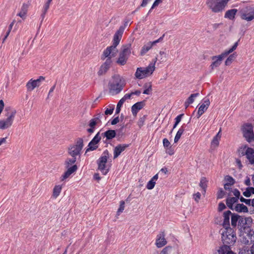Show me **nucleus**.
I'll return each instance as SVG.
<instances>
[{
    "label": "nucleus",
    "mask_w": 254,
    "mask_h": 254,
    "mask_svg": "<svg viewBox=\"0 0 254 254\" xmlns=\"http://www.w3.org/2000/svg\"><path fill=\"white\" fill-rule=\"evenodd\" d=\"M103 115V114L101 113L98 114L94 118L90 120L88 125L90 128H88L87 130L88 132L92 133L94 131L95 126L98 124H101V119Z\"/></svg>",
    "instance_id": "16"
},
{
    "label": "nucleus",
    "mask_w": 254,
    "mask_h": 254,
    "mask_svg": "<svg viewBox=\"0 0 254 254\" xmlns=\"http://www.w3.org/2000/svg\"><path fill=\"white\" fill-rule=\"evenodd\" d=\"M241 17L247 21L254 19V8L251 6H246L240 9Z\"/></svg>",
    "instance_id": "13"
},
{
    "label": "nucleus",
    "mask_w": 254,
    "mask_h": 254,
    "mask_svg": "<svg viewBox=\"0 0 254 254\" xmlns=\"http://www.w3.org/2000/svg\"><path fill=\"white\" fill-rule=\"evenodd\" d=\"M226 208L225 204L223 202H220L218 204V211L219 212L222 211Z\"/></svg>",
    "instance_id": "53"
},
{
    "label": "nucleus",
    "mask_w": 254,
    "mask_h": 254,
    "mask_svg": "<svg viewBox=\"0 0 254 254\" xmlns=\"http://www.w3.org/2000/svg\"><path fill=\"white\" fill-rule=\"evenodd\" d=\"M154 45L152 42H150L144 45L140 51V55L144 56L149 50H150Z\"/></svg>",
    "instance_id": "29"
},
{
    "label": "nucleus",
    "mask_w": 254,
    "mask_h": 254,
    "mask_svg": "<svg viewBox=\"0 0 254 254\" xmlns=\"http://www.w3.org/2000/svg\"><path fill=\"white\" fill-rule=\"evenodd\" d=\"M119 122V117L118 116L116 118H115L112 121H111V125H115L117 123Z\"/></svg>",
    "instance_id": "61"
},
{
    "label": "nucleus",
    "mask_w": 254,
    "mask_h": 254,
    "mask_svg": "<svg viewBox=\"0 0 254 254\" xmlns=\"http://www.w3.org/2000/svg\"><path fill=\"white\" fill-rule=\"evenodd\" d=\"M76 161V157L67 158L64 162L65 167L67 170L61 177V180L64 181L68 178L72 173L75 172L77 170V166L74 164Z\"/></svg>",
    "instance_id": "7"
},
{
    "label": "nucleus",
    "mask_w": 254,
    "mask_h": 254,
    "mask_svg": "<svg viewBox=\"0 0 254 254\" xmlns=\"http://www.w3.org/2000/svg\"><path fill=\"white\" fill-rule=\"evenodd\" d=\"M198 93L191 94L186 101H187L189 103L192 104L194 101V98L198 96Z\"/></svg>",
    "instance_id": "44"
},
{
    "label": "nucleus",
    "mask_w": 254,
    "mask_h": 254,
    "mask_svg": "<svg viewBox=\"0 0 254 254\" xmlns=\"http://www.w3.org/2000/svg\"><path fill=\"white\" fill-rule=\"evenodd\" d=\"M125 209V202L121 201L120 202V207L117 211V214L120 215Z\"/></svg>",
    "instance_id": "48"
},
{
    "label": "nucleus",
    "mask_w": 254,
    "mask_h": 254,
    "mask_svg": "<svg viewBox=\"0 0 254 254\" xmlns=\"http://www.w3.org/2000/svg\"><path fill=\"white\" fill-rule=\"evenodd\" d=\"M4 111L6 112L5 116L7 118L6 119L0 120V129L2 130L7 129L12 126L16 114V110L10 107H6Z\"/></svg>",
    "instance_id": "4"
},
{
    "label": "nucleus",
    "mask_w": 254,
    "mask_h": 254,
    "mask_svg": "<svg viewBox=\"0 0 254 254\" xmlns=\"http://www.w3.org/2000/svg\"><path fill=\"white\" fill-rule=\"evenodd\" d=\"M114 110V107L113 106L111 109H107L105 111V114L106 115H111L113 114V111Z\"/></svg>",
    "instance_id": "56"
},
{
    "label": "nucleus",
    "mask_w": 254,
    "mask_h": 254,
    "mask_svg": "<svg viewBox=\"0 0 254 254\" xmlns=\"http://www.w3.org/2000/svg\"><path fill=\"white\" fill-rule=\"evenodd\" d=\"M163 146L165 148L168 147L170 145V142L167 138H164L163 140Z\"/></svg>",
    "instance_id": "54"
},
{
    "label": "nucleus",
    "mask_w": 254,
    "mask_h": 254,
    "mask_svg": "<svg viewBox=\"0 0 254 254\" xmlns=\"http://www.w3.org/2000/svg\"><path fill=\"white\" fill-rule=\"evenodd\" d=\"M104 137L106 138V140H111L116 135V132L115 130L109 129L105 132L102 133Z\"/></svg>",
    "instance_id": "26"
},
{
    "label": "nucleus",
    "mask_w": 254,
    "mask_h": 254,
    "mask_svg": "<svg viewBox=\"0 0 254 254\" xmlns=\"http://www.w3.org/2000/svg\"><path fill=\"white\" fill-rule=\"evenodd\" d=\"M184 130H185V129H184V127L183 126H182L179 128V129L177 131V132L175 135V138H174V142L175 143H177L179 141L181 135L183 134Z\"/></svg>",
    "instance_id": "36"
},
{
    "label": "nucleus",
    "mask_w": 254,
    "mask_h": 254,
    "mask_svg": "<svg viewBox=\"0 0 254 254\" xmlns=\"http://www.w3.org/2000/svg\"><path fill=\"white\" fill-rule=\"evenodd\" d=\"M238 11L237 9H231L227 10L224 15V17L232 20L235 18V16Z\"/></svg>",
    "instance_id": "27"
},
{
    "label": "nucleus",
    "mask_w": 254,
    "mask_h": 254,
    "mask_svg": "<svg viewBox=\"0 0 254 254\" xmlns=\"http://www.w3.org/2000/svg\"><path fill=\"white\" fill-rule=\"evenodd\" d=\"M155 182L153 181L151 179L147 183L146 186V188L148 190H152L154 188L155 185Z\"/></svg>",
    "instance_id": "46"
},
{
    "label": "nucleus",
    "mask_w": 254,
    "mask_h": 254,
    "mask_svg": "<svg viewBox=\"0 0 254 254\" xmlns=\"http://www.w3.org/2000/svg\"><path fill=\"white\" fill-rule=\"evenodd\" d=\"M243 194L245 196L247 197H249L251 196V193L248 187L246 189V190L244 192H243Z\"/></svg>",
    "instance_id": "57"
},
{
    "label": "nucleus",
    "mask_w": 254,
    "mask_h": 254,
    "mask_svg": "<svg viewBox=\"0 0 254 254\" xmlns=\"http://www.w3.org/2000/svg\"><path fill=\"white\" fill-rule=\"evenodd\" d=\"M230 0H207V7L214 13L223 11Z\"/></svg>",
    "instance_id": "6"
},
{
    "label": "nucleus",
    "mask_w": 254,
    "mask_h": 254,
    "mask_svg": "<svg viewBox=\"0 0 254 254\" xmlns=\"http://www.w3.org/2000/svg\"><path fill=\"white\" fill-rule=\"evenodd\" d=\"M109 156V153L108 150H105L102 153L101 157L97 160L98 169L101 171L103 175H106L109 172L106 164Z\"/></svg>",
    "instance_id": "10"
},
{
    "label": "nucleus",
    "mask_w": 254,
    "mask_h": 254,
    "mask_svg": "<svg viewBox=\"0 0 254 254\" xmlns=\"http://www.w3.org/2000/svg\"><path fill=\"white\" fill-rule=\"evenodd\" d=\"M234 209L236 211L238 212L247 213L249 211L248 207L243 203L237 204Z\"/></svg>",
    "instance_id": "28"
},
{
    "label": "nucleus",
    "mask_w": 254,
    "mask_h": 254,
    "mask_svg": "<svg viewBox=\"0 0 254 254\" xmlns=\"http://www.w3.org/2000/svg\"><path fill=\"white\" fill-rule=\"evenodd\" d=\"M45 79V78L43 76H39L37 79H31L26 85L27 90L31 91L33 90L35 88L39 87L41 85V82L43 81Z\"/></svg>",
    "instance_id": "17"
},
{
    "label": "nucleus",
    "mask_w": 254,
    "mask_h": 254,
    "mask_svg": "<svg viewBox=\"0 0 254 254\" xmlns=\"http://www.w3.org/2000/svg\"><path fill=\"white\" fill-rule=\"evenodd\" d=\"M145 119L146 117L145 116L140 118V119H139L137 122V125L140 128H141L144 125Z\"/></svg>",
    "instance_id": "50"
},
{
    "label": "nucleus",
    "mask_w": 254,
    "mask_h": 254,
    "mask_svg": "<svg viewBox=\"0 0 254 254\" xmlns=\"http://www.w3.org/2000/svg\"><path fill=\"white\" fill-rule=\"evenodd\" d=\"M240 200L241 202H244L245 204H246L247 205H252V199H246V198H244L243 197L241 196L240 198Z\"/></svg>",
    "instance_id": "49"
},
{
    "label": "nucleus",
    "mask_w": 254,
    "mask_h": 254,
    "mask_svg": "<svg viewBox=\"0 0 254 254\" xmlns=\"http://www.w3.org/2000/svg\"><path fill=\"white\" fill-rule=\"evenodd\" d=\"M245 235L249 238V239H251V241H254V231L251 229V227L245 231Z\"/></svg>",
    "instance_id": "38"
},
{
    "label": "nucleus",
    "mask_w": 254,
    "mask_h": 254,
    "mask_svg": "<svg viewBox=\"0 0 254 254\" xmlns=\"http://www.w3.org/2000/svg\"><path fill=\"white\" fill-rule=\"evenodd\" d=\"M241 129L244 137L248 142H251L254 140L253 126L251 124L247 123L244 124L242 127Z\"/></svg>",
    "instance_id": "12"
},
{
    "label": "nucleus",
    "mask_w": 254,
    "mask_h": 254,
    "mask_svg": "<svg viewBox=\"0 0 254 254\" xmlns=\"http://www.w3.org/2000/svg\"><path fill=\"white\" fill-rule=\"evenodd\" d=\"M236 55L234 53L230 55L225 61V65H229L236 58Z\"/></svg>",
    "instance_id": "41"
},
{
    "label": "nucleus",
    "mask_w": 254,
    "mask_h": 254,
    "mask_svg": "<svg viewBox=\"0 0 254 254\" xmlns=\"http://www.w3.org/2000/svg\"><path fill=\"white\" fill-rule=\"evenodd\" d=\"M245 184L248 186H251V179L249 177H247L246 180L245 181Z\"/></svg>",
    "instance_id": "64"
},
{
    "label": "nucleus",
    "mask_w": 254,
    "mask_h": 254,
    "mask_svg": "<svg viewBox=\"0 0 254 254\" xmlns=\"http://www.w3.org/2000/svg\"><path fill=\"white\" fill-rule=\"evenodd\" d=\"M225 180L227 182L226 184L229 185L230 186L233 185L235 183L234 179L229 175L226 176L225 177Z\"/></svg>",
    "instance_id": "42"
},
{
    "label": "nucleus",
    "mask_w": 254,
    "mask_h": 254,
    "mask_svg": "<svg viewBox=\"0 0 254 254\" xmlns=\"http://www.w3.org/2000/svg\"><path fill=\"white\" fill-rule=\"evenodd\" d=\"M145 105L144 101L138 102L133 104L131 107V112L133 115H136L138 111Z\"/></svg>",
    "instance_id": "22"
},
{
    "label": "nucleus",
    "mask_w": 254,
    "mask_h": 254,
    "mask_svg": "<svg viewBox=\"0 0 254 254\" xmlns=\"http://www.w3.org/2000/svg\"><path fill=\"white\" fill-rule=\"evenodd\" d=\"M131 44L128 43L127 44L123 45L121 48V51L120 52L122 53L124 55H125L127 57H129L131 51Z\"/></svg>",
    "instance_id": "25"
},
{
    "label": "nucleus",
    "mask_w": 254,
    "mask_h": 254,
    "mask_svg": "<svg viewBox=\"0 0 254 254\" xmlns=\"http://www.w3.org/2000/svg\"><path fill=\"white\" fill-rule=\"evenodd\" d=\"M238 201V199L235 197H228L226 199V203L227 206L231 209L233 210V204Z\"/></svg>",
    "instance_id": "30"
},
{
    "label": "nucleus",
    "mask_w": 254,
    "mask_h": 254,
    "mask_svg": "<svg viewBox=\"0 0 254 254\" xmlns=\"http://www.w3.org/2000/svg\"><path fill=\"white\" fill-rule=\"evenodd\" d=\"M167 244V241L165 238V234L164 232L160 233L157 236L156 241V245L157 248H161Z\"/></svg>",
    "instance_id": "21"
},
{
    "label": "nucleus",
    "mask_w": 254,
    "mask_h": 254,
    "mask_svg": "<svg viewBox=\"0 0 254 254\" xmlns=\"http://www.w3.org/2000/svg\"><path fill=\"white\" fill-rule=\"evenodd\" d=\"M232 212L230 210H227L223 213V222L222 225L225 228L230 227V217L232 216Z\"/></svg>",
    "instance_id": "23"
},
{
    "label": "nucleus",
    "mask_w": 254,
    "mask_h": 254,
    "mask_svg": "<svg viewBox=\"0 0 254 254\" xmlns=\"http://www.w3.org/2000/svg\"><path fill=\"white\" fill-rule=\"evenodd\" d=\"M184 116V114H180L177 116V117L175 119V123L177 124H179V123L181 122L182 117Z\"/></svg>",
    "instance_id": "59"
},
{
    "label": "nucleus",
    "mask_w": 254,
    "mask_h": 254,
    "mask_svg": "<svg viewBox=\"0 0 254 254\" xmlns=\"http://www.w3.org/2000/svg\"><path fill=\"white\" fill-rule=\"evenodd\" d=\"M201 194L199 192L193 194V198L195 201L198 202L200 198Z\"/></svg>",
    "instance_id": "55"
},
{
    "label": "nucleus",
    "mask_w": 254,
    "mask_h": 254,
    "mask_svg": "<svg viewBox=\"0 0 254 254\" xmlns=\"http://www.w3.org/2000/svg\"><path fill=\"white\" fill-rule=\"evenodd\" d=\"M124 103V102L122 100L120 99L119 100V101L118 102V103L117 104L116 109V114H118L120 112L121 108Z\"/></svg>",
    "instance_id": "47"
},
{
    "label": "nucleus",
    "mask_w": 254,
    "mask_h": 254,
    "mask_svg": "<svg viewBox=\"0 0 254 254\" xmlns=\"http://www.w3.org/2000/svg\"><path fill=\"white\" fill-rule=\"evenodd\" d=\"M241 155L246 156L249 164L254 165V149L247 146L241 148Z\"/></svg>",
    "instance_id": "15"
},
{
    "label": "nucleus",
    "mask_w": 254,
    "mask_h": 254,
    "mask_svg": "<svg viewBox=\"0 0 254 254\" xmlns=\"http://www.w3.org/2000/svg\"><path fill=\"white\" fill-rule=\"evenodd\" d=\"M219 254H235L228 247L221 246L218 250Z\"/></svg>",
    "instance_id": "31"
},
{
    "label": "nucleus",
    "mask_w": 254,
    "mask_h": 254,
    "mask_svg": "<svg viewBox=\"0 0 254 254\" xmlns=\"http://www.w3.org/2000/svg\"><path fill=\"white\" fill-rule=\"evenodd\" d=\"M233 193V194L235 196V198H237V199H240V191L237 189H234L233 191H232Z\"/></svg>",
    "instance_id": "52"
},
{
    "label": "nucleus",
    "mask_w": 254,
    "mask_h": 254,
    "mask_svg": "<svg viewBox=\"0 0 254 254\" xmlns=\"http://www.w3.org/2000/svg\"><path fill=\"white\" fill-rule=\"evenodd\" d=\"M242 217L241 216L238 214L232 213L231 216V225L233 227H236L237 224H239V221Z\"/></svg>",
    "instance_id": "32"
},
{
    "label": "nucleus",
    "mask_w": 254,
    "mask_h": 254,
    "mask_svg": "<svg viewBox=\"0 0 254 254\" xmlns=\"http://www.w3.org/2000/svg\"><path fill=\"white\" fill-rule=\"evenodd\" d=\"M154 70V64H150L146 67L137 68L134 75L136 78L141 79L151 75Z\"/></svg>",
    "instance_id": "11"
},
{
    "label": "nucleus",
    "mask_w": 254,
    "mask_h": 254,
    "mask_svg": "<svg viewBox=\"0 0 254 254\" xmlns=\"http://www.w3.org/2000/svg\"><path fill=\"white\" fill-rule=\"evenodd\" d=\"M62 190V187L60 185L55 186L53 189V195L54 197L57 198L60 194Z\"/></svg>",
    "instance_id": "39"
},
{
    "label": "nucleus",
    "mask_w": 254,
    "mask_h": 254,
    "mask_svg": "<svg viewBox=\"0 0 254 254\" xmlns=\"http://www.w3.org/2000/svg\"><path fill=\"white\" fill-rule=\"evenodd\" d=\"M225 191L222 190V189H219V190H218V192H217V198L218 199H221V198H222L225 195Z\"/></svg>",
    "instance_id": "51"
},
{
    "label": "nucleus",
    "mask_w": 254,
    "mask_h": 254,
    "mask_svg": "<svg viewBox=\"0 0 254 254\" xmlns=\"http://www.w3.org/2000/svg\"><path fill=\"white\" fill-rule=\"evenodd\" d=\"M150 0H142V1L140 5V6L141 7H145L148 2L150 1Z\"/></svg>",
    "instance_id": "63"
},
{
    "label": "nucleus",
    "mask_w": 254,
    "mask_h": 254,
    "mask_svg": "<svg viewBox=\"0 0 254 254\" xmlns=\"http://www.w3.org/2000/svg\"><path fill=\"white\" fill-rule=\"evenodd\" d=\"M222 241L224 245L223 246L230 247L235 243L237 237L234 230L231 227H226L221 234Z\"/></svg>",
    "instance_id": "3"
},
{
    "label": "nucleus",
    "mask_w": 254,
    "mask_h": 254,
    "mask_svg": "<svg viewBox=\"0 0 254 254\" xmlns=\"http://www.w3.org/2000/svg\"><path fill=\"white\" fill-rule=\"evenodd\" d=\"M107 50V48L103 51V54L101 56V60H104L106 58H107L105 62L100 66V68L97 72V74L98 76H102L103 75L105 74L108 70L110 69L112 63V57H114L115 56L117 50V49H113L110 51L111 53L107 56L105 54L106 51Z\"/></svg>",
    "instance_id": "2"
},
{
    "label": "nucleus",
    "mask_w": 254,
    "mask_h": 254,
    "mask_svg": "<svg viewBox=\"0 0 254 254\" xmlns=\"http://www.w3.org/2000/svg\"><path fill=\"white\" fill-rule=\"evenodd\" d=\"M127 60L119 55V58L117 61V63L121 65H124L126 64Z\"/></svg>",
    "instance_id": "43"
},
{
    "label": "nucleus",
    "mask_w": 254,
    "mask_h": 254,
    "mask_svg": "<svg viewBox=\"0 0 254 254\" xmlns=\"http://www.w3.org/2000/svg\"><path fill=\"white\" fill-rule=\"evenodd\" d=\"M112 81L109 83V90L112 95L120 93L126 85V82L123 77L119 74L112 76Z\"/></svg>",
    "instance_id": "1"
},
{
    "label": "nucleus",
    "mask_w": 254,
    "mask_h": 254,
    "mask_svg": "<svg viewBox=\"0 0 254 254\" xmlns=\"http://www.w3.org/2000/svg\"><path fill=\"white\" fill-rule=\"evenodd\" d=\"M220 131H221V129L219 131V132L217 133V134L213 137V138L211 141L212 145H215V146L218 145V144L219 143V140L221 138Z\"/></svg>",
    "instance_id": "34"
},
{
    "label": "nucleus",
    "mask_w": 254,
    "mask_h": 254,
    "mask_svg": "<svg viewBox=\"0 0 254 254\" xmlns=\"http://www.w3.org/2000/svg\"><path fill=\"white\" fill-rule=\"evenodd\" d=\"M210 105L209 99L205 100L203 103L199 106L196 114V118H199L207 110Z\"/></svg>",
    "instance_id": "20"
},
{
    "label": "nucleus",
    "mask_w": 254,
    "mask_h": 254,
    "mask_svg": "<svg viewBox=\"0 0 254 254\" xmlns=\"http://www.w3.org/2000/svg\"><path fill=\"white\" fill-rule=\"evenodd\" d=\"M160 254H178V252L175 247L167 246L162 250Z\"/></svg>",
    "instance_id": "24"
},
{
    "label": "nucleus",
    "mask_w": 254,
    "mask_h": 254,
    "mask_svg": "<svg viewBox=\"0 0 254 254\" xmlns=\"http://www.w3.org/2000/svg\"><path fill=\"white\" fill-rule=\"evenodd\" d=\"M252 223V219L251 217H244L242 216L239 221V224H238V228L240 231V233L242 234L245 232V231L249 229L251 227V225Z\"/></svg>",
    "instance_id": "14"
},
{
    "label": "nucleus",
    "mask_w": 254,
    "mask_h": 254,
    "mask_svg": "<svg viewBox=\"0 0 254 254\" xmlns=\"http://www.w3.org/2000/svg\"><path fill=\"white\" fill-rule=\"evenodd\" d=\"M129 146L128 144H119L114 149V159H116Z\"/></svg>",
    "instance_id": "19"
},
{
    "label": "nucleus",
    "mask_w": 254,
    "mask_h": 254,
    "mask_svg": "<svg viewBox=\"0 0 254 254\" xmlns=\"http://www.w3.org/2000/svg\"><path fill=\"white\" fill-rule=\"evenodd\" d=\"M49 7H50V4H48L47 3H45L44 5L43 6L42 11L45 12H47V11L49 8Z\"/></svg>",
    "instance_id": "60"
},
{
    "label": "nucleus",
    "mask_w": 254,
    "mask_h": 254,
    "mask_svg": "<svg viewBox=\"0 0 254 254\" xmlns=\"http://www.w3.org/2000/svg\"><path fill=\"white\" fill-rule=\"evenodd\" d=\"M143 87L144 90L143 92V93L147 95L150 94V92L152 91L151 83L150 82L146 83L144 84Z\"/></svg>",
    "instance_id": "35"
},
{
    "label": "nucleus",
    "mask_w": 254,
    "mask_h": 254,
    "mask_svg": "<svg viewBox=\"0 0 254 254\" xmlns=\"http://www.w3.org/2000/svg\"><path fill=\"white\" fill-rule=\"evenodd\" d=\"M101 139V137L100 136V132H98L88 143V148L86 149V152L96 150L98 147V143L100 142Z\"/></svg>",
    "instance_id": "18"
},
{
    "label": "nucleus",
    "mask_w": 254,
    "mask_h": 254,
    "mask_svg": "<svg viewBox=\"0 0 254 254\" xmlns=\"http://www.w3.org/2000/svg\"><path fill=\"white\" fill-rule=\"evenodd\" d=\"M132 96L131 93L125 94L124 97L121 99L124 102L127 99H130V97Z\"/></svg>",
    "instance_id": "58"
},
{
    "label": "nucleus",
    "mask_w": 254,
    "mask_h": 254,
    "mask_svg": "<svg viewBox=\"0 0 254 254\" xmlns=\"http://www.w3.org/2000/svg\"><path fill=\"white\" fill-rule=\"evenodd\" d=\"M238 45V44L237 42L229 50H226L221 54L217 56H213L212 57V60L213 61V62L210 65L211 68L213 69L214 68L218 67L222 63L223 59L227 56L229 54L233 52L237 48Z\"/></svg>",
    "instance_id": "9"
},
{
    "label": "nucleus",
    "mask_w": 254,
    "mask_h": 254,
    "mask_svg": "<svg viewBox=\"0 0 254 254\" xmlns=\"http://www.w3.org/2000/svg\"><path fill=\"white\" fill-rule=\"evenodd\" d=\"M240 235L242 237L241 239V241L242 243L245 245H249L250 242H252L251 239H249V238H248V237L245 235V232H243L242 234L240 233Z\"/></svg>",
    "instance_id": "37"
},
{
    "label": "nucleus",
    "mask_w": 254,
    "mask_h": 254,
    "mask_svg": "<svg viewBox=\"0 0 254 254\" xmlns=\"http://www.w3.org/2000/svg\"><path fill=\"white\" fill-rule=\"evenodd\" d=\"M129 22V20H127L125 21L124 25L121 26L119 29L116 32L115 34L113 36V40L112 41V45L107 47V50L106 51L105 54L107 56L110 54L112 50H114L117 48V46L119 44L120 42L122 39L123 33L125 29V28L128 25Z\"/></svg>",
    "instance_id": "5"
},
{
    "label": "nucleus",
    "mask_w": 254,
    "mask_h": 254,
    "mask_svg": "<svg viewBox=\"0 0 254 254\" xmlns=\"http://www.w3.org/2000/svg\"><path fill=\"white\" fill-rule=\"evenodd\" d=\"M158 58L160 59V62H164L166 60V55L164 51H160Z\"/></svg>",
    "instance_id": "45"
},
{
    "label": "nucleus",
    "mask_w": 254,
    "mask_h": 254,
    "mask_svg": "<svg viewBox=\"0 0 254 254\" xmlns=\"http://www.w3.org/2000/svg\"><path fill=\"white\" fill-rule=\"evenodd\" d=\"M28 8V5L26 3H23L20 11L17 14V15L21 17L22 19H24L27 12Z\"/></svg>",
    "instance_id": "33"
},
{
    "label": "nucleus",
    "mask_w": 254,
    "mask_h": 254,
    "mask_svg": "<svg viewBox=\"0 0 254 254\" xmlns=\"http://www.w3.org/2000/svg\"><path fill=\"white\" fill-rule=\"evenodd\" d=\"M4 104L2 100H0V115L3 110Z\"/></svg>",
    "instance_id": "62"
},
{
    "label": "nucleus",
    "mask_w": 254,
    "mask_h": 254,
    "mask_svg": "<svg viewBox=\"0 0 254 254\" xmlns=\"http://www.w3.org/2000/svg\"><path fill=\"white\" fill-rule=\"evenodd\" d=\"M84 146L83 140L82 138H78L74 144H71L68 148V154L72 157H76L81 155V150Z\"/></svg>",
    "instance_id": "8"
},
{
    "label": "nucleus",
    "mask_w": 254,
    "mask_h": 254,
    "mask_svg": "<svg viewBox=\"0 0 254 254\" xmlns=\"http://www.w3.org/2000/svg\"><path fill=\"white\" fill-rule=\"evenodd\" d=\"M207 180L206 178L202 177L201 178L200 180V182L199 183V186L202 189L204 192H205L206 189L207 188Z\"/></svg>",
    "instance_id": "40"
}]
</instances>
